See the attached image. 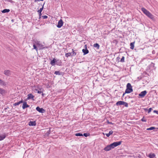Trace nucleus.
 Returning a JSON list of instances; mask_svg holds the SVG:
<instances>
[{
	"label": "nucleus",
	"instance_id": "obj_27",
	"mask_svg": "<svg viewBox=\"0 0 158 158\" xmlns=\"http://www.w3.org/2000/svg\"><path fill=\"white\" fill-rule=\"evenodd\" d=\"M45 3H44L43 4V5L42 7L41 8H40V16H41V12L42 11V10H43V7H44V4ZM41 18V17H40V18Z\"/></svg>",
	"mask_w": 158,
	"mask_h": 158
},
{
	"label": "nucleus",
	"instance_id": "obj_4",
	"mask_svg": "<svg viewBox=\"0 0 158 158\" xmlns=\"http://www.w3.org/2000/svg\"><path fill=\"white\" fill-rule=\"evenodd\" d=\"M12 71L9 70H6L4 71V74L7 76H10L12 74Z\"/></svg>",
	"mask_w": 158,
	"mask_h": 158
},
{
	"label": "nucleus",
	"instance_id": "obj_41",
	"mask_svg": "<svg viewBox=\"0 0 158 158\" xmlns=\"http://www.w3.org/2000/svg\"><path fill=\"white\" fill-rule=\"evenodd\" d=\"M108 123L109 124H112V123L111 122H108Z\"/></svg>",
	"mask_w": 158,
	"mask_h": 158
},
{
	"label": "nucleus",
	"instance_id": "obj_50",
	"mask_svg": "<svg viewBox=\"0 0 158 158\" xmlns=\"http://www.w3.org/2000/svg\"><path fill=\"white\" fill-rule=\"evenodd\" d=\"M40 48H41V46H40Z\"/></svg>",
	"mask_w": 158,
	"mask_h": 158
},
{
	"label": "nucleus",
	"instance_id": "obj_6",
	"mask_svg": "<svg viewBox=\"0 0 158 158\" xmlns=\"http://www.w3.org/2000/svg\"><path fill=\"white\" fill-rule=\"evenodd\" d=\"M147 93V91L146 90H144L141 92V93L139 94V96L141 98H143L146 95Z\"/></svg>",
	"mask_w": 158,
	"mask_h": 158
},
{
	"label": "nucleus",
	"instance_id": "obj_25",
	"mask_svg": "<svg viewBox=\"0 0 158 158\" xmlns=\"http://www.w3.org/2000/svg\"><path fill=\"white\" fill-rule=\"evenodd\" d=\"M75 135L76 136H83V134L81 133H77L75 134Z\"/></svg>",
	"mask_w": 158,
	"mask_h": 158
},
{
	"label": "nucleus",
	"instance_id": "obj_30",
	"mask_svg": "<svg viewBox=\"0 0 158 158\" xmlns=\"http://www.w3.org/2000/svg\"><path fill=\"white\" fill-rule=\"evenodd\" d=\"M120 61L121 62H124V57L123 56L122 58L121 59Z\"/></svg>",
	"mask_w": 158,
	"mask_h": 158
},
{
	"label": "nucleus",
	"instance_id": "obj_3",
	"mask_svg": "<svg viewBox=\"0 0 158 158\" xmlns=\"http://www.w3.org/2000/svg\"><path fill=\"white\" fill-rule=\"evenodd\" d=\"M133 91V90L132 88V86L131 85V84L130 83H128L127 84V89L125 90V93L123 94V96L125 94L130 93L132 92Z\"/></svg>",
	"mask_w": 158,
	"mask_h": 158
},
{
	"label": "nucleus",
	"instance_id": "obj_15",
	"mask_svg": "<svg viewBox=\"0 0 158 158\" xmlns=\"http://www.w3.org/2000/svg\"><path fill=\"white\" fill-rule=\"evenodd\" d=\"M33 96L31 94H29L28 95V97L27 98V99H31L33 98Z\"/></svg>",
	"mask_w": 158,
	"mask_h": 158
},
{
	"label": "nucleus",
	"instance_id": "obj_39",
	"mask_svg": "<svg viewBox=\"0 0 158 158\" xmlns=\"http://www.w3.org/2000/svg\"><path fill=\"white\" fill-rule=\"evenodd\" d=\"M35 90L36 91H35L36 92H37L38 93H40V91H39V90H38V89H35Z\"/></svg>",
	"mask_w": 158,
	"mask_h": 158
},
{
	"label": "nucleus",
	"instance_id": "obj_42",
	"mask_svg": "<svg viewBox=\"0 0 158 158\" xmlns=\"http://www.w3.org/2000/svg\"><path fill=\"white\" fill-rule=\"evenodd\" d=\"M38 12L39 13V14L40 15V10H38Z\"/></svg>",
	"mask_w": 158,
	"mask_h": 158
},
{
	"label": "nucleus",
	"instance_id": "obj_18",
	"mask_svg": "<svg viewBox=\"0 0 158 158\" xmlns=\"http://www.w3.org/2000/svg\"><path fill=\"white\" fill-rule=\"evenodd\" d=\"M5 93V90L2 89L0 88V93L2 94L3 95Z\"/></svg>",
	"mask_w": 158,
	"mask_h": 158
},
{
	"label": "nucleus",
	"instance_id": "obj_5",
	"mask_svg": "<svg viewBox=\"0 0 158 158\" xmlns=\"http://www.w3.org/2000/svg\"><path fill=\"white\" fill-rule=\"evenodd\" d=\"M63 22L62 20L60 19L58 22L57 27L58 28H60L63 25Z\"/></svg>",
	"mask_w": 158,
	"mask_h": 158
},
{
	"label": "nucleus",
	"instance_id": "obj_11",
	"mask_svg": "<svg viewBox=\"0 0 158 158\" xmlns=\"http://www.w3.org/2000/svg\"><path fill=\"white\" fill-rule=\"evenodd\" d=\"M29 106L27 104V103L26 102H24L23 104V105L22 106V108L23 109H24L26 108L29 107Z\"/></svg>",
	"mask_w": 158,
	"mask_h": 158
},
{
	"label": "nucleus",
	"instance_id": "obj_9",
	"mask_svg": "<svg viewBox=\"0 0 158 158\" xmlns=\"http://www.w3.org/2000/svg\"><path fill=\"white\" fill-rule=\"evenodd\" d=\"M36 125V123L35 121H30L29 123V125L30 126H35Z\"/></svg>",
	"mask_w": 158,
	"mask_h": 158
},
{
	"label": "nucleus",
	"instance_id": "obj_34",
	"mask_svg": "<svg viewBox=\"0 0 158 158\" xmlns=\"http://www.w3.org/2000/svg\"><path fill=\"white\" fill-rule=\"evenodd\" d=\"M42 17L44 19H46L48 18V16L46 15L42 16Z\"/></svg>",
	"mask_w": 158,
	"mask_h": 158
},
{
	"label": "nucleus",
	"instance_id": "obj_51",
	"mask_svg": "<svg viewBox=\"0 0 158 158\" xmlns=\"http://www.w3.org/2000/svg\"><path fill=\"white\" fill-rule=\"evenodd\" d=\"M129 156L131 157V156Z\"/></svg>",
	"mask_w": 158,
	"mask_h": 158
},
{
	"label": "nucleus",
	"instance_id": "obj_36",
	"mask_svg": "<svg viewBox=\"0 0 158 158\" xmlns=\"http://www.w3.org/2000/svg\"><path fill=\"white\" fill-rule=\"evenodd\" d=\"M36 110L40 112V107L38 106L36 108Z\"/></svg>",
	"mask_w": 158,
	"mask_h": 158
},
{
	"label": "nucleus",
	"instance_id": "obj_21",
	"mask_svg": "<svg viewBox=\"0 0 158 158\" xmlns=\"http://www.w3.org/2000/svg\"><path fill=\"white\" fill-rule=\"evenodd\" d=\"M94 47L95 48H97L98 49L99 48L100 46L98 43H96L94 44Z\"/></svg>",
	"mask_w": 158,
	"mask_h": 158
},
{
	"label": "nucleus",
	"instance_id": "obj_47",
	"mask_svg": "<svg viewBox=\"0 0 158 158\" xmlns=\"http://www.w3.org/2000/svg\"><path fill=\"white\" fill-rule=\"evenodd\" d=\"M45 47H42L41 48H45Z\"/></svg>",
	"mask_w": 158,
	"mask_h": 158
},
{
	"label": "nucleus",
	"instance_id": "obj_19",
	"mask_svg": "<svg viewBox=\"0 0 158 158\" xmlns=\"http://www.w3.org/2000/svg\"><path fill=\"white\" fill-rule=\"evenodd\" d=\"M155 156L154 153H150L149 154L148 156L150 158H153Z\"/></svg>",
	"mask_w": 158,
	"mask_h": 158
},
{
	"label": "nucleus",
	"instance_id": "obj_8",
	"mask_svg": "<svg viewBox=\"0 0 158 158\" xmlns=\"http://www.w3.org/2000/svg\"><path fill=\"white\" fill-rule=\"evenodd\" d=\"M153 129H155V131H158V128H155L154 127H151L150 128H147V130H153Z\"/></svg>",
	"mask_w": 158,
	"mask_h": 158
},
{
	"label": "nucleus",
	"instance_id": "obj_23",
	"mask_svg": "<svg viewBox=\"0 0 158 158\" xmlns=\"http://www.w3.org/2000/svg\"><path fill=\"white\" fill-rule=\"evenodd\" d=\"M72 50L73 52L71 56H75L76 55L77 53L76 52H75V50H74L73 49H72Z\"/></svg>",
	"mask_w": 158,
	"mask_h": 158
},
{
	"label": "nucleus",
	"instance_id": "obj_29",
	"mask_svg": "<svg viewBox=\"0 0 158 158\" xmlns=\"http://www.w3.org/2000/svg\"><path fill=\"white\" fill-rule=\"evenodd\" d=\"M123 102L124 103H123V105H124V106L125 107H127L128 106V103H127L126 102H124V101H123Z\"/></svg>",
	"mask_w": 158,
	"mask_h": 158
},
{
	"label": "nucleus",
	"instance_id": "obj_20",
	"mask_svg": "<svg viewBox=\"0 0 158 158\" xmlns=\"http://www.w3.org/2000/svg\"><path fill=\"white\" fill-rule=\"evenodd\" d=\"M10 10L9 9H5L2 10V13H5L6 12H8L10 11Z\"/></svg>",
	"mask_w": 158,
	"mask_h": 158
},
{
	"label": "nucleus",
	"instance_id": "obj_12",
	"mask_svg": "<svg viewBox=\"0 0 158 158\" xmlns=\"http://www.w3.org/2000/svg\"><path fill=\"white\" fill-rule=\"evenodd\" d=\"M6 137L5 134H2L0 135V141L3 140Z\"/></svg>",
	"mask_w": 158,
	"mask_h": 158
},
{
	"label": "nucleus",
	"instance_id": "obj_13",
	"mask_svg": "<svg viewBox=\"0 0 158 158\" xmlns=\"http://www.w3.org/2000/svg\"><path fill=\"white\" fill-rule=\"evenodd\" d=\"M46 130L45 132H46V133H45V135L48 136L50 134V129H48L47 128L46 129Z\"/></svg>",
	"mask_w": 158,
	"mask_h": 158
},
{
	"label": "nucleus",
	"instance_id": "obj_38",
	"mask_svg": "<svg viewBox=\"0 0 158 158\" xmlns=\"http://www.w3.org/2000/svg\"><path fill=\"white\" fill-rule=\"evenodd\" d=\"M153 112L158 114V111L157 110H154L153 111Z\"/></svg>",
	"mask_w": 158,
	"mask_h": 158
},
{
	"label": "nucleus",
	"instance_id": "obj_1",
	"mask_svg": "<svg viewBox=\"0 0 158 158\" xmlns=\"http://www.w3.org/2000/svg\"><path fill=\"white\" fill-rule=\"evenodd\" d=\"M121 143V141L114 142L110 145L107 146L104 148V150L106 151H110L114 147L120 145Z\"/></svg>",
	"mask_w": 158,
	"mask_h": 158
},
{
	"label": "nucleus",
	"instance_id": "obj_22",
	"mask_svg": "<svg viewBox=\"0 0 158 158\" xmlns=\"http://www.w3.org/2000/svg\"><path fill=\"white\" fill-rule=\"evenodd\" d=\"M72 53V52H68L65 54V56L67 57H68L71 56Z\"/></svg>",
	"mask_w": 158,
	"mask_h": 158
},
{
	"label": "nucleus",
	"instance_id": "obj_24",
	"mask_svg": "<svg viewBox=\"0 0 158 158\" xmlns=\"http://www.w3.org/2000/svg\"><path fill=\"white\" fill-rule=\"evenodd\" d=\"M45 112V110L42 108H40V113H44Z\"/></svg>",
	"mask_w": 158,
	"mask_h": 158
},
{
	"label": "nucleus",
	"instance_id": "obj_26",
	"mask_svg": "<svg viewBox=\"0 0 158 158\" xmlns=\"http://www.w3.org/2000/svg\"><path fill=\"white\" fill-rule=\"evenodd\" d=\"M55 62V59H53L51 61L50 64L51 65H53L54 64Z\"/></svg>",
	"mask_w": 158,
	"mask_h": 158
},
{
	"label": "nucleus",
	"instance_id": "obj_7",
	"mask_svg": "<svg viewBox=\"0 0 158 158\" xmlns=\"http://www.w3.org/2000/svg\"><path fill=\"white\" fill-rule=\"evenodd\" d=\"M82 51L84 53V55L88 54L89 52L88 50L87 49L86 47L85 49H83Z\"/></svg>",
	"mask_w": 158,
	"mask_h": 158
},
{
	"label": "nucleus",
	"instance_id": "obj_45",
	"mask_svg": "<svg viewBox=\"0 0 158 158\" xmlns=\"http://www.w3.org/2000/svg\"><path fill=\"white\" fill-rule=\"evenodd\" d=\"M41 93V89H40V94Z\"/></svg>",
	"mask_w": 158,
	"mask_h": 158
},
{
	"label": "nucleus",
	"instance_id": "obj_14",
	"mask_svg": "<svg viewBox=\"0 0 158 158\" xmlns=\"http://www.w3.org/2000/svg\"><path fill=\"white\" fill-rule=\"evenodd\" d=\"M123 103H124L123 101H119L117 102L116 105L117 106L123 105Z\"/></svg>",
	"mask_w": 158,
	"mask_h": 158
},
{
	"label": "nucleus",
	"instance_id": "obj_44",
	"mask_svg": "<svg viewBox=\"0 0 158 158\" xmlns=\"http://www.w3.org/2000/svg\"><path fill=\"white\" fill-rule=\"evenodd\" d=\"M42 96H43L44 95V94L42 93Z\"/></svg>",
	"mask_w": 158,
	"mask_h": 158
},
{
	"label": "nucleus",
	"instance_id": "obj_40",
	"mask_svg": "<svg viewBox=\"0 0 158 158\" xmlns=\"http://www.w3.org/2000/svg\"><path fill=\"white\" fill-rule=\"evenodd\" d=\"M106 135L107 137H109L110 135L109 133L106 134Z\"/></svg>",
	"mask_w": 158,
	"mask_h": 158
},
{
	"label": "nucleus",
	"instance_id": "obj_48",
	"mask_svg": "<svg viewBox=\"0 0 158 158\" xmlns=\"http://www.w3.org/2000/svg\"><path fill=\"white\" fill-rule=\"evenodd\" d=\"M145 110H147V109H145Z\"/></svg>",
	"mask_w": 158,
	"mask_h": 158
},
{
	"label": "nucleus",
	"instance_id": "obj_33",
	"mask_svg": "<svg viewBox=\"0 0 158 158\" xmlns=\"http://www.w3.org/2000/svg\"><path fill=\"white\" fill-rule=\"evenodd\" d=\"M33 47H34V49H35L36 51H37V47L34 44L33 45Z\"/></svg>",
	"mask_w": 158,
	"mask_h": 158
},
{
	"label": "nucleus",
	"instance_id": "obj_35",
	"mask_svg": "<svg viewBox=\"0 0 158 158\" xmlns=\"http://www.w3.org/2000/svg\"><path fill=\"white\" fill-rule=\"evenodd\" d=\"M152 110V108H150L148 109V113H149L151 112Z\"/></svg>",
	"mask_w": 158,
	"mask_h": 158
},
{
	"label": "nucleus",
	"instance_id": "obj_17",
	"mask_svg": "<svg viewBox=\"0 0 158 158\" xmlns=\"http://www.w3.org/2000/svg\"><path fill=\"white\" fill-rule=\"evenodd\" d=\"M23 102V100H22L21 101L19 102H18L15 103L14 104V106H16L19 105V104Z\"/></svg>",
	"mask_w": 158,
	"mask_h": 158
},
{
	"label": "nucleus",
	"instance_id": "obj_16",
	"mask_svg": "<svg viewBox=\"0 0 158 158\" xmlns=\"http://www.w3.org/2000/svg\"><path fill=\"white\" fill-rule=\"evenodd\" d=\"M135 44V42L131 43L130 44L131 46L130 48L131 49H133L134 48V45Z\"/></svg>",
	"mask_w": 158,
	"mask_h": 158
},
{
	"label": "nucleus",
	"instance_id": "obj_2",
	"mask_svg": "<svg viewBox=\"0 0 158 158\" xmlns=\"http://www.w3.org/2000/svg\"><path fill=\"white\" fill-rule=\"evenodd\" d=\"M141 10L148 17L152 19H154V17L153 15L152 14L148 11L146 9L144 8H142Z\"/></svg>",
	"mask_w": 158,
	"mask_h": 158
},
{
	"label": "nucleus",
	"instance_id": "obj_32",
	"mask_svg": "<svg viewBox=\"0 0 158 158\" xmlns=\"http://www.w3.org/2000/svg\"><path fill=\"white\" fill-rule=\"evenodd\" d=\"M83 136H85V137H87L89 135V134H87V133H85L83 135Z\"/></svg>",
	"mask_w": 158,
	"mask_h": 158
},
{
	"label": "nucleus",
	"instance_id": "obj_28",
	"mask_svg": "<svg viewBox=\"0 0 158 158\" xmlns=\"http://www.w3.org/2000/svg\"><path fill=\"white\" fill-rule=\"evenodd\" d=\"M54 74L56 75H60V73L59 71H55L54 73Z\"/></svg>",
	"mask_w": 158,
	"mask_h": 158
},
{
	"label": "nucleus",
	"instance_id": "obj_37",
	"mask_svg": "<svg viewBox=\"0 0 158 158\" xmlns=\"http://www.w3.org/2000/svg\"><path fill=\"white\" fill-rule=\"evenodd\" d=\"M113 131H110L109 132V134H110V135H111L113 134Z\"/></svg>",
	"mask_w": 158,
	"mask_h": 158
},
{
	"label": "nucleus",
	"instance_id": "obj_49",
	"mask_svg": "<svg viewBox=\"0 0 158 158\" xmlns=\"http://www.w3.org/2000/svg\"><path fill=\"white\" fill-rule=\"evenodd\" d=\"M40 1H43V0H40Z\"/></svg>",
	"mask_w": 158,
	"mask_h": 158
},
{
	"label": "nucleus",
	"instance_id": "obj_31",
	"mask_svg": "<svg viewBox=\"0 0 158 158\" xmlns=\"http://www.w3.org/2000/svg\"><path fill=\"white\" fill-rule=\"evenodd\" d=\"M141 120L142 122H146V119L144 118V117H143V118H142Z\"/></svg>",
	"mask_w": 158,
	"mask_h": 158
},
{
	"label": "nucleus",
	"instance_id": "obj_10",
	"mask_svg": "<svg viewBox=\"0 0 158 158\" xmlns=\"http://www.w3.org/2000/svg\"><path fill=\"white\" fill-rule=\"evenodd\" d=\"M0 85L2 86L6 85V83L0 79Z\"/></svg>",
	"mask_w": 158,
	"mask_h": 158
},
{
	"label": "nucleus",
	"instance_id": "obj_46",
	"mask_svg": "<svg viewBox=\"0 0 158 158\" xmlns=\"http://www.w3.org/2000/svg\"><path fill=\"white\" fill-rule=\"evenodd\" d=\"M39 1V0H35V1L36 2V1Z\"/></svg>",
	"mask_w": 158,
	"mask_h": 158
},
{
	"label": "nucleus",
	"instance_id": "obj_43",
	"mask_svg": "<svg viewBox=\"0 0 158 158\" xmlns=\"http://www.w3.org/2000/svg\"><path fill=\"white\" fill-rule=\"evenodd\" d=\"M8 1L11 2L12 1L11 0H8Z\"/></svg>",
	"mask_w": 158,
	"mask_h": 158
}]
</instances>
